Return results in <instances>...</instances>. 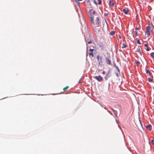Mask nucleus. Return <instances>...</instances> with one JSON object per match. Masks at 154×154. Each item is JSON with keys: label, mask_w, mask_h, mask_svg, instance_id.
Returning a JSON list of instances; mask_svg holds the SVG:
<instances>
[{"label": "nucleus", "mask_w": 154, "mask_h": 154, "mask_svg": "<svg viewBox=\"0 0 154 154\" xmlns=\"http://www.w3.org/2000/svg\"><path fill=\"white\" fill-rule=\"evenodd\" d=\"M102 74H105L106 73V72H105V71H103L102 72Z\"/></svg>", "instance_id": "4c0bfd02"}, {"label": "nucleus", "mask_w": 154, "mask_h": 154, "mask_svg": "<svg viewBox=\"0 0 154 154\" xmlns=\"http://www.w3.org/2000/svg\"><path fill=\"white\" fill-rule=\"evenodd\" d=\"M139 121H140V124H141V126L142 127V128L143 129V127L142 126V124L141 123V121L140 120H139Z\"/></svg>", "instance_id": "c756f323"}, {"label": "nucleus", "mask_w": 154, "mask_h": 154, "mask_svg": "<svg viewBox=\"0 0 154 154\" xmlns=\"http://www.w3.org/2000/svg\"><path fill=\"white\" fill-rule=\"evenodd\" d=\"M136 40H137V44H138L139 45L141 44V43L140 42V41L139 39H137V38H136Z\"/></svg>", "instance_id": "f3484780"}, {"label": "nucleus", "mask_w": 154, "mask_h": 154, "mask_svg": "<svg viewBox=\"0 0 154 154\" xmlns=\"http://www.w3.org/2000/svg\"><path fill=\"white\" fill-rule=\"evenodd\" d=\"M113 66L116 69L117 71L118 72H120V71L118 67L116 65V64L114 63H113Z\"/></svg>", "instance_id": "9d476101"}, {"label": "nucleus", "mask_w": 154, "mask_h": 154, "mask_svg": "<svg viewBox=\"0 0 154 154\" xmlns=\"http://www.w3.org/2000/svg\"><path fill=\"white\" fill-rule=\"evenodd\" d=\"M89 51L91 52H93V51H94V49H90L89 50Z\"/></svg>", "instance_id": "a878e982"}, {"label": "nucleus", "mask_w": 154, "mask_h": 154, "mask_svg": "<svg viewBox=\"0 0 154 154\" xmlns=\"http://www.w3.org/2000/svg\"><path fill=\"white\" fill-rule=\"evenodd\" d=\"M89 55H91L92 57H93L94 55H93V52H90L89 53Z\"/></svg>", "instance_id": "b1692460"}, {"label": "nucleus", "mask_w": 154, "mask_h": 154, "mask_svg": "<svg viewBox=\"0 0 154 154\" xmlns=\"http://www.w3.org/2000/svg\"><path fill=\"white\" fill-rule=\"evenodd\" d=\"M105 61H106V63L107 64H108L109 65H110L111 64V60L109 59H108V58L106 57V58Z\"/></svg>", "instance_id": "423d86ee"}, {"label": "nucleus", "mask_w": 154, "mask_h": 154, "mask_svg": "<svg viewBox=\"0 0 154 154\" xmlns=\"http://www.w3.org/2000/svg\"><path fill=\"white\" fill-rule=\"evenodd\" d=\"M95 11H93V13H92V15L94 14H95Z\"/></svg>", "instance_id": "e433bc0d"}, {"label": "nucleus", "mask_w": 154, "mask_h": 154, "mask_svg": "<svg viewBox=\"0 0 154 154\" xmlns=\"http://www.w3.org/2000/svg\"><path fill=\"white\" fill-rule=\"evenodd\" d=\"M69 87L68 86H66V87L63 88V90L64 91H65Z\"/></svg>", "instance_id": "bb28decb"}, {"label": "nucleus", "mask_w": 154, "mask_h": 154, "mask_svg": "<svg viewBox=\"0 0 154 154\" xmlns=\"http://www.w3.org/2000/svg\"><path fill=\"white\" fill-rule=\"evenodd\" d=\"M76 3H77V4L78 5H79L80 4V3L78 1V2H76Z\"/></svg>", "instance_id": "58836bf2"}, {"label": "nucleus", "mask_w": 154, "mask_h": 154, "mask_svg": "<svg viewBox=\"0 0 154 154\" xmlns=\"http://www.w3.org/2000/svg\"><path fill=\"white\" fill-rule=\"evenodd\" d=\"M107 111L108 112H109L111 115H112V113H111V112L109 110H107Z\"/></svg>", "instance_id": "c9c22d12"}, {"label": "nucleus", "mask_w": 154, "mask_h": 154, "mask_svg": "<svg viewBox=\"0 0 154 154\" xmlns=\"http://www.w3.org/2000/svg\"><path fill=\"white\" fill-rule=\"evenodd\" d=\"M151 125L150 124L146 126V128L148 129L149 131L151 130Z\"/></svg>", "instance_id": "9b49d317"}, {"label": "nucleus", "mask_w": 154, "mask_h": 154, "mask_svg": "<svg viewBox=\"0 0 154 154\" xmlns=\"http://www.w3.org/2000/svg\"><path fill=\"white\" fill-rule=\"evenodd\" d=\"M123 11L124 13L125 14H128L129 11V10L128 9H123Z\"/></svg>", "instance_id": "0eeeda50"}, {"label": "nucleus", "mask_w": 154, "mask_h": 154, "mask_svg": "<svg viewBox=\"0 0 154 154\" xmlns=\"http://www.w3.org/2000/svg\"><path fill=\"white\" fill-rule=\"evenodd\" d=\"M135 29L136 30H139V28H138V27H137L136 28H135Z\"/></svg>", "instance_id": "ea45409f"}, {"label": "nucleus", "mask_w": 154, "mask_h": 154, "mask_svg": "<svg viewBox=\"0 0 154 154\" xmlns=\"http://www.w3.org/2000/svg\"><path fill=\"white\" fill-rule=\"evenodd\" d=\"M105 21H106V23L107 24V22L106 20H105Z\"/></svg>", "instance_id": "de8ad7c7"}, {"label": "nucleus", "mask_w": 154, "mask_h": 154, "mask_svg": "<svg viewBox=\"0 0 154 154\" xmlns=\"http://www.w3.org/2000/svg\"><path fill=\"white\" fill-rule=\"evenodd\" d=\"M151 143H152V144H153V145H154V140H152H152H151Z\"/></svg>", "instance_id": "7c9ffc66"}, {"label": "nucleus", "mask_w": 154, "mask_h": 154, "mask_svg": "<svg viewBox=\"0 0 154 154\" xmlns=\"http://www.w3.org/2000/svg\"><path fill=\"white\" fill-rule=\"evenodd\" d=\"M102 57H100V60H99V62H100V63H102L103 62L102 61Z\"/></svg>", "instance_id": "4be33fe9"}, {"label": "nucleus", "mask_w": 154, "mask_h": 154, "mask_svg": "<svg viewBox=\"0 0 154 154\" xmlns=\"http://www.w3.org/2000/svg\"><path fill=\"white\" fill-rule=\"evenodd\" d=\"M110 83H109L108 84V86L109 87H110Z\"/></svg>", "instance_id": "49530a36"}, {"label": "nucleus", "mask_w": 154, "mask_h": 154, "mask_svg": "<svg viewBox=\"0 0 154 154\" xmlns=\"http://www.w3.org/2000/svg\"><path fill=\"white\" fill-rule=\"evenodd\" d=\"M93 78L99 82H101L103 79L102 77L100 75L94 76Z\"/></svg>", "instance_id": "39448f33"}, {"label": "nucleus", "mask_w": 154, "mask_h": 154, "mask_svg": "<svg viewBox=\"0 0 154 154\" xmlns=\"http://www.w3.org/2000/svg\"><path fill=\"white\" fill-rule=\"evenodd\" d=\"M114 115H115V116H116V117H118V116H117V115L116 114V113H115H115H114Z\"/></svg>", "instance_id": "a19ab883"}, {"label": "nucleus", "mask_w": 154, "mask_h": 154, "mask_svg": "<svg viewBox=\"0 0 154 154\" xmlns=\"http://www.w3.org/2000/svg\"><path fill=\"white\" fill-rule=\"evenodd\" d=\"M136 51L139 52V53L140 55L141 56H142L141 52V51L140 49V48L139 47H138L137 48V50Z\"/></svg>", "instance_id": "1a4fd4ad"}, {"label": "nucleus", "mask_w": 154, "mask_h": 154, "mask_svg": "<svg viewBox=\"0 0 154 154\" xmlns=\"http://www.w3.org/2000/svg\"><path fill=\"white\" fill-rule=\"evenodd\" d=\"M144 46L145 47H146V50L147 51H149V50H150V49L149 48V47H148V46L147 45V44H145L144 45Z\"/></svg>", "instance_id": "ddd939ff"}, {"label": "nucleus", "mask_w": 154, "mask_h": 154, "mask_svg": "<svg viewBox=\"0 0 154 154\" xmlns=\"http://www.w3.org/2000/svg\"><path fill=\"white\" fill-rule=\"evenodd\" d=\"M82 0H77L75 2H78L79 1H82Z\"/></svg>", "instance_id": "c03bdc74"}, {"label": "nucleus", "mask_w": 154, "mask_h": 154, "mask_svg": "<svg viewBox=\"0 0 154 154\" xmlns=\"http://www.w3.org/2000/svg\"><path fill=\"white\" fill-rule=\"evenodd\" d=\"M98 1V4L99 5H100L101 4L102 1L101 0H97Z\"/></svg>", "instance_id": "5701e85b"}, {"label": "nucleus", "mask_w": 154, "mask_h": 154, "mask_svg": "<svg viewBox=\"0 0 154 154\" xmlns=\"http://www.w3.org/2000/svg\"><path fill=\"white\" fill-rule=\"evenodd\" d=\"M119 37L120 39L121 38V36L120 35H119Z\"/></svg>", "instance_id": "a18cd8bd"}, {"label": "nucleus", "mask_w": 154, "mask_h": 154, "mask_svg": "<svg viewBox=\"0 0 154 154\" xmlns=\"http://www.w3.org/2000/svg\"><path fill=\"white\" fill-rule=\"evenodd\" d=\"M97 61H98L99 64L100 65V62H99L100 56L99 55H98L97 56Z\"/></svg>", "instance_id": "2eb2a0df"}, {"label": "nucleus", "mask_w": 154, "mask_h": 154, "mask_svg": "<svg viewBox=\"0 0 154 154\" xmlns=\"http://www.w3.org/2000/svg\"><path fill=\"white\" fill-rule=\"evenodd\" d=\"M76 0H75V2H76Z\"/></svg>", "instance_id": "09e8293b"}, {"label": "nucleus", "mask_w": 154, "mask_h": 154, "mask_svg": "<svg viewBox=\"0 0 154 154\" xmlns=\"http://www.w3.org/2000/svg\"><path fill=\"white\" fill-rule=\"evenodd\" d=\"M150 27L149 26H147L146 28V33L148 36H149L150 35Z\"/></svg>", "instance_id": "20e7f679"}, {"label": "nucleus", "mask_w": 154, "mask_h": 154, "mask_svg": "<svg viewBox=\"0 0 154 154\" xmlns=\"http://www.w3.org/2000/svg\"><path fill=\"white\" fill-rule=\"evenodd\" d=\"M115 74H116V76L117 77H119L118 74V73L117 72H115Z\"/></svg>", "instance_id": "2f4dec72"}, {"label": "nucleus", "mask_w": 154, "mask_h": 154, "mask_svg": "<svg viewBox=\"0 0 154 154\" xmlns=\"http://www.w3.org/2000/svg\"><path fill=\"white\" fill-rule=\"evenodd\" d=\"M111 109L113 112L114 113L115 112V111L113 109Z\"/></svg>", "instance_id": "473e14b6"}, {"label": "nucleus", "mask_w": 154, "mask_h": 154, "mask_svg": "<svg viewBox=\"0 0 154 154\" xmlns=\"http://www.w3.org/2000/svg\"><path fill=\"white\" fill-rule=\"evenodd\" d=\"M127 47V45H125V44L124 43H123L122 44V48H126Z\"/></svg>", "instance_id": "6ab92c4d"}, {"label": "nucleus", "mask_w": 154, "mask_h": 154, "mask_svg": "<svg viewBox=\"0 0 154 154\" xmlns=\"http://www.w3.org/2000/svg\"><path fill=\"white\" fill-rule=\"evenodd\" d=\"M93 2L96 5H97V3L95 0H93Z\"/></svg>", "instance_id": "cd10ccee"}, {"label": "nucleus", "mask_w": 154, "mask_h": 154, "mask_svg": "<svg viewBox=\"0 0 154 154\" xmlns=\"http://www.w3.org/2000/svg\"><path fill=\"white\" fill-rule=\"evenodd\" d=\"M111 82H112V85L114 83V82H113V81L111 80Z\"/></svg>", "instance_id": "37998d69"}, {"label": "nucleus", "mask_w": 154, "mask_h": 154, "mask_svg": "<svg viewBox=\"0 0 154 154\" xmlns=\"http://www.w3.org/2000/svg\"><path fill=\"white\" fill-rule=\"evenodd\" d=\"M148 81L149 82H152L153 81V79H151L150 77H149L148 78Z\"/></svg>", "instance_id": "412c9836"}, {"label": "nucleus", "mask_w": 154, "mask_h": 154, "mask_svg": "<svg viewBox=\"0 0 154 154\" xmlns=\"http://www.w3.org/2000/svg\"><path fill=\"white\" fill-rule=\"evenodd\" d=\"M87 2L88 3V5H90V0H87Z\"/></svg>", "instance_id": "393cba45"}, {"label": "nucleus", "mask_w": 154, "mask_h": 154, "mask_svg": "<svg viewBox=\"0 0 154 154\" xmlns=\"http://www.w3.org/2000/svg\"><path fill=\"white\" fill-rule=\"evenodd\" d=\"M115 33V31H111L110 32V35H113Z\"/></svg>", "instance_id": "a211bd4d"}, {"label": "nucleus", "mask_w": 154, "mask_h": 154, "mask_svg": "<svg viewBox=\"0 0 154 154\" xmlns=\"http://www.w3.org/2000/svg\"><path fill=\"white\" fill-rule=\"evenodd\" d=\"M96 20L97 22L96 23V24L97 26H98V25L99 24V19L98 17H97L96 18Z\"/></svg>", "instance_id": "6e6552de"}, {"label": "nucleus", "mask_w": 154, "mask_h": 154, "mask_svg": "<svg viewBox=\"0 0 154 154\" xmlns=\"http://www.w3.org/2000/svg\"><path fill=\"white\" fill-rule=\"evenodd\" d=\"M112 76V73L111 72V70L109 69L107 72L106 76L104 77V79L105 81L107 80L108 79Z\"/></svg>", "instance_id": "f257e3e1"}, {"label": "nucleus", "mask_w": 154, "mask_h": 154, "mask_svg": "<svg viewBox=\"0 0 154 154\" xmlns=\"http://www.w3.org/2000/svg\"><path fill=\"white\" fill-rule=\"evenodd\" d=\"M145 70L146 71V74L148 73L149 75H150L151 72L148 69H146Z\"/></svg>", "instance_id": "dca6fc26"}, {"label": "nucleus", "mask_w": 154, "mask_h": 154, "mask_svg": "<svg viewBox=\"0 0 154 154\" xmlns=\"http://www.w3.org/2000/svg\"><path fill=\"white\" fill-rule=\"evenodd\" d=\"M93 11L92 9H91L88 12L89 14L90 15V18L91 19V20L92 23L94 24V17L92 15L91 11Z\"/></svg>", "instance_id": "f03ea898"}, {"label": "nucleus", "mask_w": 154, "mask_h": 154, "mask_svg": "<svg viewBox=\"0 0 154 154\" xmlns=\"http://www.w3.org/2000/svg\"><path fill=\"white\" fill-rule=\"evenodd\" d=\"M81 79L79 80V81H78V83H81V81H80V80H81Z\"/></svg>", "instance_id": "79ce46f5"}, {"label": "nucleus", "mask_w": 154, "mask_h": 154, "mask_svg": "<svg viewBox=\"0 0 154 154\" xmlns=\"http://www.w3.org/2000/svg\"><path fill=\"white\" fill-rule=\"evenodd\" d=\"M135 35H136V36H137L138 35V34H137V32L136 31H135Z\"/></svg>", "instance_id": "c85d7f7f"}, {"label": "nucleus", "mask_w": 154, "mask_h": 154, "mask_svg": "<svg viewBox=\"0 0 154 154\" xmlns=\"http://www.w3.org/2000/svg\"><path fill=\"white\" fill-rule=\"evenodd\" d=\"M109 5L110 6L112 7L114 5V3L111 2V0H110L109 2Z\"/></svg>", "instance_id": "f8f14e48"}, {"label": "nucleus", "mask_w": 154, "mask_h": 154, "mask_svg": "<svg viewBox=\"0 0 154 154\" xmlns=\"http://www.w3.org/2000/svg\"><path fill=\"white\" fill-rule=\"evenodd\" d=\"M98 46L100 48L101 50H104V47L103 43L102 42H99L97 44Z\"/></svg>", "instance_id": "7ed1b4c3"}, {"label": "nucleus", "mask_w": 154, "mask_h": 154, "mask_svg": "<svg viewBox=\"0 0 154 154\" xmlns=\"http://www.w3.org/2000/svg\"><path fill=\"white\" fill-rule=\"evenodd\" d=\"M150 56L152 58H154V52H152L150 54Z\"/></svg>", "instance_id": "aec40b11"}, {"label": "nucleus", "mask_w": 154, "mask_h": 154, "mask_svg": "<svg viewBox=\"0 0 154 154\" xmlns=\"http://www.w3.org/2000/svg\"><path fill=\"white\" fill-rule=\"evenodd\" d=\"M91 43H92V42L91 40L88 42V44H90Z\"/></svg>", "instance_id": "72a5a7b5"}, {"label": "nucleus", "mask_w": 154, "mask_h": 154, "mask_svg": "<svg viewBox=\"0 0 154 154\" xmlns=\"http://www.w3.org/2000/svg\"><path fill=\"white\" fill-rule=\"evenodd\" d=\"M108 14V13H104V16H107Z\"/></svg>", "instance_id": "f704fd0d"}, {"label": "nucleus", "mask_w": 154, "mask_h": 154, "mask_svg": "<svg viewBox=\"0 0 154 154\" xmlns=\"http://www.w3.org/2000/svg\"><path fill=\"white\" fill-rule=\"evenodd\" d=\"M135 62L137 66H138L140 64V62L138 60H135Z\"/></svg>", "instance_id": "4468645a"}]
</instances>
